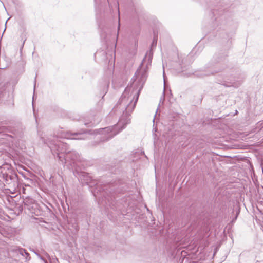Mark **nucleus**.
<instances>
[{
  "mask_svg": "<svg viewBox=\"0 0 263 263\" xmlns=\"http://www.w3.org/2000/svg\"><path fill=\"white\" fill-rule=\"evenodd\" d=\"M136 74H138V82L139 84L141 85L138 93L136 96L133 97L132 95H127L126 92H125L119 101V103L120 105H123L124 108H125V112L127 114H130L135 108L139 98L140 91L143 87L147 78L146 71H137Z\"/></svg>",
  "mask_w": 263,
  "mask_h": 263,
  "instance_id": "1",
  "label": "nucleus"
},
{
  "mask_svg": "<svg viewBox=\"0 0 263 263\" xmlns=\"http://www.w3.org/2000/svg\"><path fill=\"white\" fill-rule=\"evenodd\" d=\"M63 144H61L58 146V153L57 156L59 158L60 161L65 163H68L69 160L71 159L72 160H75L78 158V154L75 152L68 151V149L65 148V149H63V147H65Z\"/></svg>",
  "mask_w": 263,
  "mask_h": 263,
  "instance_id": "2",
  "label": "nucleus"
},
{
  "mask_svg": "<svg viewBox=\"0 0 263 263\" xmlns=\"http://www.w3.org/2000/svg\"><path fill=\"white\" fill-rule=\"evenodd\" d=\"M117 128V126L107 127L104 128H100L99 129L96 130L95 131V133L99 134H109L107 139H106L108 140L110 138L113 137L115 135H116L119 133V131H116Z\"/></svg>",
  "mask_w": 263,
  "mask_h": 263,
  "instance_id": "3",
  "label": "nucleus"
},
{
  "mask_svg": "<svg viewBox=\"0 0 263 263\" xmlns=\"http://www.w3.org/2000/svg\"><path fill=\"white\" fill-rule=\"evenodd\" d=\"M79 134L78 133H71L70 132H64L63 133V135H61V137H63V138H67V139H69L70 138V136H72V135H78Z\"/></svg>",
  "mask_w": 263,
  "mask_h": 263,
  "instance_id": "4",
  "label": "nucleus"
},
{
  "mask_svg": "<svg viewBox=\"0 0 263 263\" xmlns=\"http://www.w3.org/2000/svg\"><path fill=\"white\" fill-rule=\"evenodd\" d=\"M157 37H154V39L153 40V42L151 44V51L153 50V48H155L156 47L157 45Z\"/></svg>",
  "mask_w": 263,
  "mask_h": 263,
  "instance_id": "5",
  "label": "nucleus"
},
{
  "mask_svg": "<svg viewBox=\"0 0 263 263\" xmlns=\"http://www.w3.org/2000/svg\"><path fill=\"white\" fill-rule=\"evenodd\" d=\"M45 255L46 256V257L50 260H51V259L50 258V256H49V255L47 253H45ZM55 261L58 262V260L57 259H55V261L54 260L53 261H51V262H53L54 263H56L55 262Z\"/></svg>",
  "mask_w": 263,
  "mask_h": 263,
  "instance_id": "6",
  "label": "nucleus"
},
{
  "mask_svg": "<svg viewBox=\"0 0 263 263\" xmlns=\"http://www.w3.org/2000/svg\"><path fill=\"white\" fill-rule=\"evenodd\" d=\"M41 259L45 262V263H47V261L43 257H40Z\"/></svg>",
  "mask_w": 263,
  "mask_h": 263,
  "instance_id": "7",
  "label": "nucleus"
},
{
  "mask_svg": "<svg viewBox=\"0 0 263 263\" xmlns=\"http://www.w3.org/2000/svg\"><path fill=\"white\" fill-rule=\"evenodd\" d=\"M71 139H84V138H81V137H80V138H71Z\"/></svg>",
  "mask_w": 263,
  "mask_h": 263,
  "instance_id": "8",
  "label": "nucleus"
},
{
  "mask_svg": "<svg viewBox=\"0 0 263 263\" xmlns=\"http://www.w3.org/2000/svg\"><path fill=\"white\" fill-rule=\"evenodd\" d=\"M35 84H36V80L34 81ZM35 87V84H34V87Z\"/></svg>",
  "mask_w": 263,
  "mask_h": 263,
  "instance_id": "9",
  "label": "nucleus"
},
{
  "mask_svg": "<svg viewBox=\"0 0 263 263\" xmlns=\"http://www.w3.org/2000/svg\"><path fill=\"white\" fill-rule=\"evenodd\" d=\"M89 132V133H90V134H92V133H91V131H90V130H89V132Z\"/></svg>",
  "mask_w": 263,
  "mask_h": 263,
  "instance_id": "10",
  "label": "nucleus"
},
{
  "mask_svg": "<svg viewBox=\"0 0 263 263\" xmlns=\"http://www.w3.org/2000/svg\"><path fill=\"white\" fill-rule=\"evenodd\" d=\"M21 251V254H23V250H22V251Z\"/></svg>",
  "mask_w": 263,
  "mask_h": 263,
  "instance_id": "11",
  "label": "nucleus"
}]
</instances>
